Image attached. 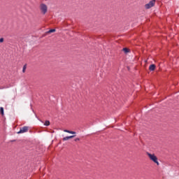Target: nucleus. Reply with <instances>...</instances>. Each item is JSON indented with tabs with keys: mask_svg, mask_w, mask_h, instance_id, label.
Wrapping results in <instances>:
<instances>
[{
	"mask_svg": "<svg viewBox=\"0 0 179 179\" xmlns=\"http://www.w3.org/2000/svg\"><path fill=\"white\" fill-rule=\"evenodd\" d=\"M147 155L150 158V160H152L157 166H159L160 164L159 163V161H157V157L155 155V154H151L150 152H147Z\"/></svg>",
	"mask_w": 179,
	"mask_h": 179,
	"instance_id": "obj_1",
	"label": "nucleus"
},
{
	"mask_svg": "<svg viewBox=\"0 0 179 179\" xmlns=\"http://www.w3.org/2000/svg\"><path fill=\"white\" fill-rule=\"evenodd\" d=\"M156 3V0H151L148 3L145 5V9H150V8H153L155 4Z\"/></svg>",
	"mask_w": 179,
	"mask_h": 179,
	"instance_id": "obj_2",
	"label": "nucleus"
},
{
	"mask_svg": "<svg viewBox=\"0 0 179 179\" xmlns=\"http://www.w3.org/2000/svg\"><path fill=\"white\" fill-rule=\"evenodd\" d=\"M40 9L43 15H45V13H47L48 7H47V5H45V3L41 4Z\"/></svg>",
	"mask_w": 179,
	"mask_h": 179,
	"instance_id": "obj_3",
	"label": "nucleus"
},
{
	"mask_svg": "<svg viewBox=\"0 0 179 179\" xmlns=\"http://www.w3.org/2000/svg\"><path fill=\"white\" fill-rule=\"evenodd\" d=\"M26 132H29V127H27V126L21 127L20 131H17V134H24Z\"/></svg>",
	"mask_w": 179,
	"mask_h": 179,
	"instance_id": "obj_4",
	"label": "nucleus"
},
{
	"mask_svg": "<svg viewBox=\"0 0 179 179\" xmlns=\"http://www.w3.org/2000/svg\"><path fill=\"white\" fill-rule=\"evenodd\" d=\"M72 138H75V135H73V136H68L64 137V138H63V141H68L69 139H72Z\"/></svg>",
	"mask_w": 179,
	"mask_h": 179,
	"instance_id": "obj_5",
	"label": "nucleus"
},
{
	"mask_svg": "<svg viewBox=\"0 0 179 179\" xmlns=\"http://www.w3.org/2000/svg\"><path fill=\"white\" fill-rule=\"evenodd\" d=\"M155 69H156V65L150 64L149 66V70L152 71H155Z\"/></svg>",
	"mask_w": 179,
	"mask_h": 179,
	"instance_id": "obj_6",
	"label": "nucleus"
},
{
	"mask_svg": "<svg viewBox=\"0 0 179 179\" xmlns=\"http://www.w3.org/2000/svg\"><path fill=\"white\" fill-rule=\"evenodd\" d=\"M64 131L67 132V134H71L72 135H75V134H76V131H71V130H67V129H65Z\"/></svg>",
	"mask_w": 179,
	"mask_h": 179,
	"instance_id": "obj_7",
	"label": "nucleus"
},
{
	"mask_svg": "<svg viewBox=\"0 0 179 179\" xmlns=\"http://www.w3.org/2000/svg\"><path fill=\"white\" fill-rule=\"evenodd\" d=\"M122 50L124 51V52L125 54H128V52H129V49H128L127 48H123Z\"/></svg>",
	"mask_w": 179,
	"mask_h": 179,
	"instance_id": "obj_8",
	"label": "nucleus"
},
{
	"mask_svg": "<svg viewBox=\"0 0 179 179\" xmlns=\"http://www.w3.org/2000/svg\"><path fill=\"white\" fill-rule=\"evenodd\" d=\"M26 68H27V64H24V65L23 66V68H22V72H23V73H24V72H26Z\"/></svg>",
	"mask_w": 179,
	"mask_h": 179,
	"instance_id": "obj_9",
	"label": "nucleus"
},
{
	"mask_svg": "<svg viewBox=\"0 0 179 179\" xmlns=\"http://www.w3.org/2000/svg\"><path fill=\"white\" fill-rule=\"evenodd\" d=\"M0 113H1V115H4V113H3V107H1V108H0Z\"/></svg>",
	"mask_w": 179,
	"mask_h": 179,
	"instance_id": "obj_10",
	"label": "nucleus"
},
{
	"mask_svg": "<svg viewBox=\"0 0 179 179\" xmlns=\"http://www.w3.org/2000/svg\"><path fill=\"white\" fill-rule=\"evenodd\" d=\"M44 125H45V127H48V126L50 125V122H49L48 120H46V121L45 122Z\"/></svg>",
	"mask_w": 179,
	"mask_h": 179,
	"instance_id": "obj_11",
	"label": "nucleus"
},
{
	"mask_svg": "<svg viewBox=\"0 0 179 179\" xmlns=\"http://www.w3.org/2000/svg\"><path fill=\"white\" fill-rule=\"evenodd\" d=\"M48 33H55V29H50Z\"/></svg>",
	"mask_w": 179,
	"mask_h": 179,
	"instance_id": "obj_12",
	"label": "nucleus"
},
{
	"mask_svg": "<svg viewBox=\"0 0 179 179\" xmlns=\"http://www.w3.org/2000/svg\"><path fill=\"white\" fill-rule=\"evenodd\" d=\"M74 141H75V142H78V141H80V138H76Z\"/></svg>",
	"mask_w": 179,
	"mask_h": 179,
	"instance_id": "obj_13",
	"label": "nucleus"
},
{
	"mask_svg": "<svg viewBox=\"0 0 179 179\" xmlns=\"http://www.w3.org/2000/svg\"><path fill=\"white\" fill-rule=\"evenodd\" d=\"M0 43H3V38H0Z\"/></svg>",
	"mask_w": 179,
	"mask_h": 179,
	"instance_id": "obj_14",
	"label": "nucleus"
},
{
	"mask_svg": "<svg viewBox=\"0 0 179 179\" xmlns=\"http://www.w3.org/2000/svg\"><path fill=\"white\" fill-rule=\"evenodd\" d=\"M11 142H16V140H13L11 141Z\"/></svg>",
	"mask_w": 179,
	"mask_h": 179,
	"instance_id": "obj_15",
	"label": "nucleus"
}]
</instances>
